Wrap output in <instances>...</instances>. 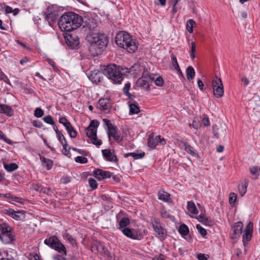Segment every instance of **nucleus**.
<instances>
[{
    "label": "nucleus",
    "mask_w": 260,
    "mask_h": 260,
    "mask_svg": "<svg viewBox=\"0 0 260 260\" xmlns=\"http://www.w3.org/2000/svg\"><path fill=\"white\" fill-rule=\"evenodd\" d=\"M83 22L81 16L72 12L64 13L59 19L58 24L62 31H72L80 27Z\"/></svg>",
    "instance_id": "1"
},
{
    "label": "nucleus",
    "mask_w": 260,
    "mask_h": 260,
    "mask_svg": "<svg viewBox=\"0 0 260 260\" xmlns=\"http://www.w3.org/2000/svg\"><path fill=\"white\" fill-rule=\"evenodd\" d=\"M103 74L108 79L111 80L113 83L120 84L123 80L122 67L115 64H109L103 66L101 68Z\"/></svg>",
    "instance_id": "2"
},
{
    "label": "nucleus",
    "mask_w": 260,
    "mask_h": 260,
    "mask_svg": "<svg viewBox=\"0 0 260 260\" xmlns=\"http://www.w3.org/2000/svg\"><path fill=\"white\" fill-rule=\"evenodd\" d=\"M116 44L123 49H127L131 47H134L138 49V43L136 40L133 39L132 37L127 32L121 31L117 34L115 37Z\"/></svg>",
    "instance_id": "3"
},
{
    "label": "nucleus",
    "mask_w": 260,
    "mask_h": 260,
    "mask_svg": "<svg viewBox=\"0 0 260 260\" xmlns=\"http://www.w3.org/2000/svg\"><path fill=\"white\" fill-rule=\"evenodd\" d=\"M0 239L5 244H11L15 240L14 230L7 223H0Z\"/></svg>",
    "instance_id": "4"
},
{
    "label": "nucleus",
    "mask_w": 260,
    "mask_h": 260,
    "mask_svg": "<svg viewBox=\"0 0 260 260\" xmlns=\"http://www.w3.org/2000/svg\"><path fill=\"white\" fill-rule=\"evenodd\" d=\"M87 41L93 47L103 49L108 44V37L104 34L93 33L86 36Z\"/></svg>",
    "instance_id": "5"
},
{
    "label": "nucleus",
    "mask_w": 260,
    "mask_h": 260,
    "mask_svg": "<svg viewBox=\"0 0 260 260\" xmlns=\"http://www.w3.org/2000/svg\"><path fill=\"white\" fill-rule=\"evenodd\" d=\"M103 121L105 125L107 126V133L109 141L111 140V137H112L117 143H120L124 140V136H121L116 125L112 124L109 120L106 118L103 119Z\"/></svg>",
    "instance_id": "6"
},
{
    "label": "nucleus",
    "mask_w": 260,
    "mask_h": 260,
    "mask_svg": "<svg viewBox=\"0 0 260 260\" xmlns=\"http://www.w3.org/2000/svg\"><path fill=\"white\" fill-rule=\"evenodd\" d=\"M99 122L96 120H92L89 126L85 129L86 136L90 139L92 143L96 146H100L102 144L101 140L97 138V128Z\"/></svg>",
    "instance_id": "7"
},
{
    "label": "nucleus",
    "mask_w": 260,
    "mask_h": 260,
    "mask_svg": "<svg viewBox=\"0 0 260 260\" xmlns=\"http://www.w3.org/2000/svg\"><path fill=\"white\" fill-rule=\"evenodd\" d=\"M44 243L59 253L67 254L65 246L61 243L59 239L55 236H52L44 240Z\"/></svg>",
    "instance_id": "8"
},
{
    "label": "nucleus",
    "mask_w": 260,
    "mask_h": 260,
    "mask_svg": "<svg viewBox=\"0 0 260 260\" xmlns=\"http://www.w3.org/2000/svg\"><path fill=\"white\" fill-rule=\"evenodd\" d=\"M82 29L86 32L87 35L95 33L98 30V24L96 20L92 18H85L82 23Z\"/></svg>",
    "instance_id": "9"
},
{
    "label": "nucleus",
    "mask_w": 260,
    "mask_h": 260,
    "mask_svg": "<svg viewBox=\"0 0 260 260\" xmlns=\"http://www.w3.org/2000/svg\"><path fill=\"white\" fill-rule=\"evenodd\" d=\"M213 94L216 98H220L223 95L224 89L222 82L220 78L216 77L212 83Z\"/></svg>",
    "instance_id": "10"
},
{
    "label": "nucleus",
    "mask_w": 260,
    "mask_h": 260,
    "mask_svg": "<svg viewBox=\"0 0 260 260\" xmlns=\"http://www.w3.org/2000/svg\"><path fill=\"white\" fill-rule=\"evenodd\" d=\"M154 231L157 234L158 237L161 240H164L166 238L167 231L162 227L158 221L154 219L151 222Z\"/></svg>",
    "instance_id": "11"
},
{
    "label": "nucleus",
    "mask_w": 260,
    "mask_h": 260,
    "mask_svg": "<svg viewBox=\"0 0 260 260\" xmlns=\"http://www.w3.org/2000/svg\"><path fill=\"white\" fill-rule=\"evenodd\" d=\"M64 39L67 45L74 49V47L78 46L80 44L78 37L73 34H68L64 36Z\"/></svg>",
    "instance_id": "12"
},
{
    "label": "nucleus",
    "mask_w": 260,
    "mask_h": 260,
    "mask_svg": "<svg viewBox=\"0 0 260 260\" xmlns=\"http://www.w3.org/2000/svg\"><path fill=\"white\" fill-rule=\"evenodd\" d=\"M45 19L48 21L50 26L53 25L56 22L58 17V11L56 10H50L48 9L47 12L45 13Z\"/></svg>",
    "instance_id": "13"
},
{
    "label": "nucleus",
    "mask_w": 260,
    "mask_h": 260,
    "mask_svg": "<svg viewBox=\"0 0 260 260\" xmlns=\"http://www.w3.org/2000/svg\"><path fill=\"white\" fill-rule=\"evenodd\" d=\"M154 79L150 75H143L137 80L138 85L147 90H149V81H153Z\"/></svg>",
    "instance_id": "14"
},
{
    "label": "nucleus",
    "mask_w": 260,
    "mask_h": 260,
    "mask_svg": "<svg viewBox=\"0 0 260 260\" xmlns=\"http://www.w3.org/2000/svg\"><path fill=\"white\" fill-rule=\"evenodd\" d=\"M253 232V223L249 222L246 226V228L243 235V243L244 246L250 241Z\"/></svg>",
    "instance_id": "15"
},
{
    "label": "nucleus",
    "mask_w": 260,
    "mask_h": 260,
    "mask_svg": "<svg viewBox=\"0 0 260 260\" xmlns=\"http://www.w3.org/2000/svg\"><path fill=\"white\" fill-rule=\"evenodd\" d=\"M93 174L94 177L99 180L110 178L112 176V173L99 169H95L93 171Z\"/></svg>",
    "instance_id": "16"
},
{
    "label": "nucleus",
    "mask_w": 260,
    "mask_h": 260,
    "mask_svg": "<svg viewBox=\"0 0 260 260\" xmlns=\"http://www.w3.org/2000/svg\"><path fill=\"white\" fill-rule=\"evenodd\" d=\"M166 143L165 140L160 136H157L155 138L149 136L148 139V146L151 148H154L158 144L165 145Z\"/></svg>",
    "instance_id": "17"
},
{
    "label": "nucleus",
    "mask_w": 260,
    "mask_h": 260,
    "mask_svg": "<svg viewBox=\"0 0 260 260\" xmlns=\"http://www.w3.org/2000/svg\"><path fill=\"white\" fill-rule=\"evenodd\" d=\"M103 75L104 74L102 72H101L98 70H94L90 72L88 78L92 83L98 84L103 79Z\"/></svg>",
    "instance_id": "18"
},
{
    "label": "nucleus",
    "mask_w": 260,
    "mask_h": 260,
    "mask_svg": "<svg viewBox=\"0 0 260 260\" xmlns=\"http://www.w3.org/2000/svg\"><path fill=\"white\" fill-rule=\"evenodd\" d=\"M243 224L241 221H238L235 223L232 228V231L233 234L232 238L236 239L240 236L242 233Z\"/></svg>",
    "instance_id": "19"
},
{
    "label": "nucleus",
    "mask_w": 260,
    "mask_h": 260,
    "mask_svg": "<svg viewBox=\"0 0 260 260\" xmlns=\"http://www.w3.org/2000/svg\"><path fill=\"white\" fill-rule=\"evenodd\" d=\"M122 233L128 238L134 240H140L141 236L140 235H138L135 231L128 228H124Z\"/></svg>",
    "instance_id": "20"
},
{
    "label": "nucleus",
    "mask_w": 260,
    "mask_h": 260,
    "mask_svg": "<svg viewBox=\"0 0 260 260\" xmlns=\"http://www.w3.org/2000/svg\"><path fill=\"white\" fill-rule=\"evenodd\" d=\"M178 232L187 241L191 242L192 238L190 236H188L189 229L186 224L184 223L181 224L178 229Z\"/></svg>",
    "instance_id": "21"
},
{
    "label": "nucleus",
    "mask_w": 260,
    "mask_h": 260,
    "mask_svg": "<svg viewBox=\"0 0 260 260\" xmlns=\"http://www.w3.org/2000/svg\"><path fill=\"white\" fill-rule=\"evenodd\" d=\"M99 108L106 113L109 112L111 108L110 101L108 99H101L99 101Z\"/></svg>",
    "instance_id": "22"
},
{
    "label": "nucleus",
    "mask_w": 260,
    "mask_h": 260,
    "mask_svg": "<svg viewBox=\"0 0 260 260\" xmlns=\"http://www.w3.org/2000/svg\"><path fill=\"white\" fill-rule=\"evenodd\" d=\"M102 154L105 159L109 161L117 162L118 159L116 156L109 149L102 150Z\"/></svg>",
    "instance_id": "23"
},
{
    "label": "nucleus",
    "mask_w": 260,
    "mask_h": 260,
    "mask_svg": "<svg viewBox=\"0 0 260 260\" xmlns=\"http://www.w3.org/2000/svg\"><path fill=\"white\" fill-rule=\"evenodd\" d=\"M0 113L11 117L13 115L14 111L10 106L5 104H0Z\"/></svg>",
    "instance_id": "24"
},
{
    "label": "nucleus",
    "mask_w": 260,
    "mask_h": 260,
    "mask_svg": "<svg viewBox=\"0 0 260 260\" xmlns=\"http://www.w3.org/2000/svg\"><path fill=\"white\" fill-rule=\"evenodd\" d=\"M197 219L199 222L206 225L211 226L213 224V221L210 218L207 217L203 213H201L200 215L197 217Z\"/></svg>",
    "instance_id": "25"
},
{
    "label": "nucleus",
    "mask_w": 260,
    "mask_h": 260,
    "mask_svg": "<svg viewBox=\"0 0 260 260\" xmlns=\"http://www.w3.org/2000/svg\"><path fill=\"white\" fill-rule=\"evenodd\" d=\"M92 251H93L94 250H96L101 253H103L107 256H110V252L108 251V249L104 247L103 245L100 243L97 245H94L92 247Z\"/></svg>",
    "instance_id": "26"
},
{
    "label": "nucleus",
    "mask_w": 260,
    "mask_h": 260,
    "mask_svg": "<svg viewBox=\"0 0 260 260\" xmlns=\"http://www.w3.org/2000/svg\"><path fill=\"white\" fill-rule=\"evenodd\" d=\"M221 128H222V134L219 133V127L217 125H213L212 127V131L214 136L218 139L221 136H224L226 133V129L225 126H221Z\"/></svg>",
    "instance_id": "27"
},
{
    "label": "nucleus",
    "mask_w": 260,
    "mask_h": 260,
    "mask_svg": "<svg viewBox=\"0 0 260 260\" xmlns=\"http://www.w3.org/2000/svg\"><path fill=\"white\" fill-rule=\"evenodd\" d=\"M171 58L172 60V64L175 70L178 72V74L183 75L180 69L177 60V56L175 54L173 53H171Z\"/></svg>",
    "instance_id": "28"
},
{
    "label": "nucleus",
    "mask_w": 260,
    "mask_h": 260,
    "mask_svg": "<svg viewBox=\"0 0 260 260\" xmlns=\"http://www.w3.org/2000/svg\"><path fill=\"white\" fill-rule=\"evenodd\" d=\"M40 159L42 162V165L46 167L48 170H50L53 166V161L43 156H40Z\"/></svg>",
    "instance_id": "29"
},
{
    "label": "nucleus",
    "mask_w": 260,
    "mask_h": 260,
    "mask_svg": "<svg viewBox=\"0 0 260 260\" xmlns=\"http://www.w3.org/2000/svg\"><path fill=\"white\" fill-rule=\"evenodd\" d=\"M145 155V152H142L141 153H136V152H130L126 153L124 154V156L125 158H127L129 156H132L135 159H138L143 158Z\"/></svg>",
    "instance_id": "30"
},
{
    "label": "nucleus",
    "mask_w": 260,
    "mask_h": 260,
    "mask_svg": "<svg viewBox=\"0 0 260 260\" xmlns=\"http://www.w3.org/2000/svg\"><path fill=\"white\" fill-rule=\"evenodd\" d=\"M187 209L189 212L193 214L197 215L198 213V211L192 201L187 202Z\"/></svg>",
    "instance_id": "31"
},
{
    "label": "nucleus",
    "mask_w": 260,
    "mask_h": 260,
    "mask_svg": "<svg viewBox=\"0 0 260 260\" xmlns=\"http://www.w3.org/2000/svg\"><path fill=\"white\" fill-rule=\"evenodd\" d=\"M129 113L131 114H138L140 112V109L136 102L129 104Z\"/></svg>",
    "instance_id": "32"
},
{
    "label": "nucleus",
    "mask_w": 260,
    "mask_h": 260,
    "mask_svg": "<svg viewBox=\"0 0 260 260\" xmlns=\"http://www.w3.org/2000/svg\"><path fill=\"white\" fill-rule=\"evenodd\" d=\"M12 218L17 220H24L25 218V211L22 210L15 211Z\"/></svg>",
    "instance_id": "33"
},
{
    "label": "nucleus",
    "mask_w": 260,
    "mask_h": 260,
    "mask_svg": "<svg viewBox=\"0 0 260 260\" xmlns=\"http://www.w3.org/2000/svg\"><path fill=\"white\" fill-rule=\"evenodd\" d=\"M186 73V78L189 81L191 80L194 78L195 76V71L192 67L189 66L187 68Z\"/></svg>",
    "instance_id": "34"
},
{
    "label": "nucleus",
    "mask_w": 260,
    "mask_h": 260,
    "mask_svg": "<svg viewBox=\"0 0 260 260\" xmlns=\"http://www.w3.org/2000/svg\"><path fill=\"white\" fill-rule=\"evenodd\" d=\"M158 198L164 202H168L170 199V194L163 190H161L158 192Z\"/></svg>",
    "instance_id": "35"
},
{
    "label": "nucleus",
    "mask_w": 260,
    "mask_h": 260,
    "mask_svg": "<svg viewBox=\"0 0 260 260\" xmlns=\"http://www.w3.org/2000/svg\"><path fill=\"white\" fill-rule=\"evenodd\" d=\"M129 220L127 217H123L119 222V228L118 229L121 230V231L124 228H126V226L129 224Z\"/></svg>",
    "instance_id": "36"
},
{
    "label": "nucleus",
    "mask_w": 260,
    "mask_h": 260,
    "mask_svg": "<svg viewBox=\"0 0 260 260\" xmlns=\"http://www.w3.org/2000/svg\"><path fill=\"white\" fill-rule=\"evenodd\" d=\"M66 129L68 132L70 137L72 138H75L77 137V132L72 125L71 123L66 127Z\"/></svg>",
    "instance_id": "37"
},
{
    "label": "nucleus",
    "mask_w": 260,
    "mask_h": 260,
    "mask_svg": "<svg viewBox=\"0 0 260 260\" xmlns=\"http://www.w3.org/2000/svg\"><path fill=\"white\" fill-rule=\"evenodd\" d=\"M248 184V182L247 181H245L244 184L239 185L238 186V190L239 191V193L241 196H243L247 190V187Z\"/></svg>",
    "instance_id": "38"
},
{
    "label": "nucleus",
    "mask_w": 260,
    "mask_h": 260,
    "mask_svg": "<svg viewBox=\"0 0 260 260\" xmlns=\"http://www.w3.org/2000/svg\"><path fill=\"white\" fill-rule=\"evenodd\" d=\"M4 168L8 172H13L17 170L18 168V165L15 163H11L9 164H4Z\"/></svg>",
    "instance_id": "39"
},
{
    "label": "nucleus",
    "mask_w": 260,
    "mask_h": 260,
    "mask_svg": "<svg viewBox=\"0 0 260 260\" xmlns=\"http://www.w3.org/2000/svg\"><path fill=\"white\" fill-rule=\"evenodd\" d=\"M86 51L85 53H87L86 56L85 57L90 59L92 57L97 56L99 55V52H98L97 50H85Z\"/></svg>",
    "instance_id": "40"
},
{
    "label": "nucleus",
    "mask_w": 260,
    "mask_h": 260,
    "mask_svg": "<svg viewBox=\"0 0 260 260\" xmlns=\"http://www.w3.org/2000/svg\"><path fill=\"white\" fill-rule=\"evenodd\" d=\"M63 238L69 241V242L72 244L74 245L76 243L75 239L68 232H65L63 234Z\"/></svg>",
    "instance_id": "41"
},
{
    "label": "nucleus",
    "mask_w": 260,
    "mask_h": 260,
    "mask_svg": "<svg viewBox=\"0 0 260 260\" xmlns=\"http://www.w3.org/2000/svg\"><path fill=\"white\" fill-rule=\"evenodd\" d=\"M185 150L192 156H196L197 155L193 147L188 144H185Z\"/></svg>",
    "instance_id": "42"
},
{
    "label": "nucleus",
    "mask_w": 260,
    "mask_h": 260,
    "mask_svg": "<svg viewBox=\"0 0 260 260\" xmlns=\"http://www.w3.org/2000/svg\"><path fill=\"white\" fill-rule=\"evenodd\" d=\"M195 22L192 19H189L186 24V28L188 32L190 33L192 32L193 31V25L195 24Z\"/></svg>",
    "instance_id": "43"
},
{
    "label": "nucleus",
    "mask_w": 260,
    "mask_h": 260,
    "mask_svg": "<svg viewBox=\"0 0 260 260\" xmlns=\"http://www.w3.org/2000/svg\"><path fill=\"white\" fill-rule=\"evenodd\" d=\"M237 200V195L234 192H231L229 195V203L232 206H234Z\"/></svg>",
    "instance_id": "44"
},
{
    "label": "nucleus",
    "mask_w": 260,
    "mask_h": 260,
    "mask_svg": "<svg viewBox=\"0 0 260 260\" xmlns=\"http://www.w3.org/2000/svg\"><path fill=\"white\" fill-rule=\"evenodd\" d=\"M196 229L198 230L199 233L203 237H204L206 236V230L204 228H203L201 225L197 224L196 225Z\"/></svg>",
    "instance_id": "45"
},
{
    "label": "nucleus",
    "mask_w": 260,
    "mask_h": 260,
    "mask_svg": "<svg viewBox=\"0 0 260 260\" xmlns=\"http://www.w3.org/2000/svg\"><path fill=\"white\" fill-rule=\"evenodd\" d=\"M44 115L43 110L40 108H37L34 112V115L35 117L40 118Z\"/></svg>",
    "instance_id": "46"
},
{
    "label": "nucleus",
    "mask_w": 260,
    "mask_h": 260,
    "mask_svg": "<svg viewBox=\"0 0 260 260\" xmlns=\"http://www.w3.org/2000/svg\"><path fill=\"white\" fill-rule=\"evenodd\" d=\"M75 161L77 162L84 164L87 163L88 160L87 158L85 157L78 156L75 158Z\"/></svg>",
    "instance_id": "47"
},
{
    "label": "nucleus",
    "mask_w": 260,
    "mask_h": 260,
    "mask_svg": "<svg viewBox=\"0 0 260 260\" xmlns=\"http://www.w3.org/2000/svg\"><path fill=\"white\" fill-rule=\"evenodd\" d=\"M59 122L62 124L65 128L71 124L70 122L65 117L60 118L59 119Z\"/></svg>",
    "instance_id": "48"
},
{
    "label": "nucleus",
    "mask_w": 260,
    "mask_h": 260,
    "mask_svg": "<svg viewBox=\"0 0 260 260\" xmlns=\"http://www.w3.org/2000/svg\"><path fill=\"white\" fill-rule=\"evenodd\" d=\"M88 182L89 186L92 189H95L97 188V182L95 179L93 178H89L88 179Z\"/></svg>",
    "instance_id": "49"
},
{
    "label": "nucleus",
    "mask_w": 260,
    "mask_h": 260,
    "mask_svg": "<svg viewBox=\"0 0 260 260\" xmlns=\"http://www.w3.org/2000/svg\"><path fill=\"white\" fill-rule=\"evenodd\" d=\"M43 120L45 122H46L48 124H50L51 125H54V122L52 117L49 115H48L46 116H45L43 118Z\"/></svg>",
    "instance_id": "50"
},
{
    "label": "nucleus",
    "mask_w": 260,
    "mask_h": 260,
    "mask_svg": "<svg viewBox=\"0 0 260 260\" xmlns=\"http://www.w3.org/2000/svg\"><path fill=\"white\" fill-rule=\"evenodd\" d=\"M32 188L38 191H42L44 192H46L45 190H43V188L42 187L41 185L39 183H34L32 184Z\"/></svg>",
    "instance_id": "51"
},
{
    "label": "nucleus",
    "mask_w": 260,
    "mask_h": 260,
    "mask_svg": "<svg viewBox=\"0 0 260 260\" xmlns=\"http://www.w3.org/2000/svg\"><path fill=\"white\" fill-rule=\"evenodd\" d=\"M57 138L59 140V141L60 142V143L61 144H63V143H64L63 141H64V142H66V141H67L66 138H64L63 135L62 134V133H61V132L60 131V132H57Z\"/></svg>",
    "instance_id": "52"
},
{
    "label": "nucleus",
    "mask_w": 260,
    "mask_h": 260,
    "mask_svg": "<svg viewBox=\"0 0 260 260\" xmlns=\"http://www.w3.org/2000/svg\"><path fill=\"white\" fill-rule=\"evenodd\" d=\"M0 139L3 140L4 141L6 142L7 143L11 145L12 144V141L10 140L9 139L6 138L5 136L4 133L0 130Z\"/></svg>",
    "instance_id": "53"
},
{
    "label": "nucleus",
    "mask_w": 260,
    "mask_h": 260,
    "mask_svg": "<svg viewBox=\"0 0 260 260\" xmlns=\"http://www.w3.org/2000/svg\"><path fill=\"white\" fill-rule=\"evenodd\" d=\"M155 84L156 86H162L164 85V80L160 76L158 77L154 80Z\"/></svg>",
    "instance_id": "54"
},
{
    "label": "nucleus",
    "mask_w": 260,
    "mask_h": 260,
    "mask_svg": "<svg viewBox=\"0 0 260 260\" xmlns=\"http://www.w3.org/2000/svg\"><path fill=\"white\" fill-rule=\"evenodd\" d=\"M250 173L253 175H256L255 179L258 178V175H257L258 172L257 167L253 166L250 168Z\"/></svg>",
    "instance_id": "55"
},
{
    "label": "nucleus",
    "mask_w": 260,
    "mask_h": 260,
    "mask_svg": "<svg viewBox=\"0 0 260 260\" xmlns=\"http://www.w3.org/2000/svg\"><path fill=\"white\" fill-rule=\"evenodd\" d=\"M72 149L75 151L78 152L79 154H82L84 156H87L88 154V152H87L86 150H83L78 149V148H74V147L72 148Z\"/></svg>",
    "instance_id": "56"
},
{
    "label": "nucleus",
    "mask_w": 260,
    "mask_h": 260,
    "mask_svg": "<svg viewBox=\"0 0 260 260\" xmlns=\"http://www.w3.org/2000/svg\"><path fill=\"white\" fill-rule=\"evenodd\" d=\"M161 215L162 217L165 218H170L172 219L173 216L169 214L167 211L162 210L161 211Z\"/></svg>",
    "instance_id": "57"
},
{
    "label": "nucleus",
    "mask_w": 260,
    "mask_h": 260,
    "mask_svg": "<svg viewBox=\"0 0 260 260\" xmlns=\"http://www.w3.org/2000/svg\"><path fill=\"white\" fill-rule=\"evenodd\" d=\"M209 257L207 254L200 253L197 255V258L199 260H207Z\"/></svg>",
    "instance_id": "58"
},
{
    "label": "nucleus",
    "mask_w": 260,
    "mask_h": 260,
    "mask_svg": "<svg viewBox=\"0 0 260 260\" xmlns=\"http://www.w3.org/2000/svg\"><path fill=\"white\" fill-rule=\"evenodd\" d=\"M32 125L34 126L38 127V128H41L43 126L42 122L39 120H34L32 122Z\"/></svg>",
    "instance_id": "59"
},
{
    "label": "nucleus",
    "mask_w": 260,
    "mask_h": 260,
    "mask_svg": "<svg viewBox=\"0 0 260 260\" xmlns=\"http://www.w3.org/2000/svg\"><path fill=\"white\" fill-rule=\"evenodd\" d=\"M202 121L205 126H208L210 124L209 118L207 115L204 116Z\"/></svg>",
    "instance_id": "60"
},
{
    "label": "nucleus",
    "mask_w": 260,
    "mask_h": 260,
    "mask_svg": "<svg viewBox=\"0 0 260 260\" xmlns=\"http://www.w3.org/2000/svg\"><path fill=\"white\" fill-rule=\"evenodd\" d=\"M14 212H15V211L14 210H13L12 209H5L4 210V213L12 217L14 215Z\"/></svg>",
    "instance_id": "61"
},
{
    "label": "nucleus",
    "mask_w": 260,
    "mask_h": 260,
    "mask_svg": "<svg viewBox=\"0 0 260 260\" xmlns=\"http://www.w3.org/2000/svg\"><path fill=\"white\" fill-rule=\"evenodd\" d=\"M131 87V83L129 82H127L124 85V87L123 88V91L124 93H128L129 90Z\"/></svg>",
    "instance_id": "62"
},
{
    "label": "nucleus",
    "mask_w": 260,
    "mask_h": 260,
    "mask_svg": "<svg viewBox=\"0 0 260 260\" xmlns=\"http://www.w3.org/2000/svg\"><path fill=\"white\" fill-rule=\"evenodd\" d=\"M61 182L63 184H67L69 183L71 180L70 178L68 176H63L60 179Z\"/></svg>",
    "instance_id": "63"
},
{
    "label": "nucleus",
    "mask_w": 260,
    "mask_h": 260,
    "mask_svg": "<svg viewBox=\"0 0 260 260\" xmlns=\"http://www.w3.org/2000/svg\"><path fill=\"white\" fill-rule=\"evenodd\" d=\"M62 146H63V149L64 150V151L65 152L64 153V154L65 155H67L69 153V149H72V148H71L70 147H69V149H67V147H68V143H67V142L66 141V142H64V143H63V144H62Z\"/></svg>",
    "instance_id": "64"
}]
</instances>
